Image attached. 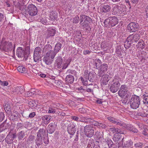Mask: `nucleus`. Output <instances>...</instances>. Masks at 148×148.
Wrapping results in <instances>:
<instances>
[{"mask_svg": "<svg viewBox=\"0 0 148 148\" xmlns=\"http://www.w3.org/2000/svg\"><path fill=\"white\" fill-rule=\"evenodd\" d=\"M108 119L113 123L120 126H122L126 128L127 129L134 133H137L138 130L137 129L133 127V126L129 125H126L124 123L119 119H117L113 117L110 116L108 117Z\"/></svg>", "mask_w": 148, "mask_h": 148, "instance_id": "obj_1", "label": "nucleus"}, {"mask_svg": "<svg viewBox=\"0 0 148 148\" xmlns=\"http://www.w3.org/2000/svg\"><path fill=\"white\" fill-rule=\"evenodd\" d=\"M43 53H46L45 56L53 59L57 53L52 50V47L50 44L46 45L44 47L42 51Z\"/></svg>", "mask_w": 148, "mask_h": 148, "instance_id": "obj_2", "label": "nucleus"}, {"mask_svg": "<svg viewBox=\"0 0 148 148\" xmlns=\"http://www.w3.org/2000/svg\"><path fill=\"white\" fill-rule=\"evenodd\" d=\"M120 81V79L119 77L115 76L114 77L110 87V91L112 92L115 93L119 89L121 85L119 82Z\"/></svg>", "mask_w": 148, "mask_h": 148, "instance_id": "obj_3", "label": "nucleus"}, {"mask_svg": "<svg viewBox=\"0 0 148 148\" xmlns=\"http://www.w3.org/2000/svg\"><path fill=\"white\" fill-rule=\"evenodd\" d=\"M140 103V97L136 95H133L130 101L131 108L136 109L138 108Z\"/></svg>", "mask_w": 148, "mask_h": 148, "instance_id": "obj_4", "label": "nucleus"}, {"mask_svg": "<svg viewBox=\"0 0 148 148\" xmlns=\"http://www.w3.org/2000/svg\"><path fill=\"white\" fill-rule=\"evenodd\" d=\"M118 93L119 96L121 97H124L125 96L128 98L130 97V92L127 90V87L125 85H121Z\"/></svg>", "mask_w": 148, "mask_h": 148, "instance_id": "obj_5", "label": "nucleus"}, {"mask_svg": "<svg viewBox=\"0 0 148 148\" xmlns=\"http://www.w3.org/2000/svg\"><path fill=\"white\" fill-rule=\"evenodd\" d=\"M0 47L3 50L6 52L12 51L14 48L11 42L4 40L1 42Z\"/></svg>", "mask_w": 148, "mask_h": 148, "instance_id": "obj_6", "label": "nucleus"}, {"mask_svg": "<svg viewBox=\"0 0 148 148\" xmlns=\"http://www.w3.org/2000/svg\"><path fill=\"white\" fill-rule=\"evenodd\" d=\"M28 13L31 16L36 15L38 12V9L34 5L31 4L28 5L27 7Z\"/></svg>", "mask_w": 148, "mask_h": 148, "instance_id": "obj_7", "label": "nucleus"}, {"mask_svg": "<svg viewBox=\"0 0 148 148\" xmlns=\"http://www.w3.org/2000/svg\"><path fill=\"white\" fill-rule=\"evenodd\" d=\"M41 49L39 47L36 48L34 54V61L36 62L39 61L41 58Z\"/></svg>", "mask_w": 148, "mask_h": 148, "instance_id": "obj_8", "label": "nucleus"}, {"mask_svg": "<svg viewBox=\"0 0 148 148\" xmlns=\"http://www.w3.org/2000/svg\"><path fill=\"white\" fill-rule=\"evenodd\" d=\"M85 134L89 137H91L94 134V130L90 125H87L84 127Z\"/></svg>", "mask_w": 148, "mask_h": 148, "instance_id": "obj_9", "label": "nucleus"}, {"mask_svg": "<svg viewBox=\"0 0 148 148\" xmlns=\"http://www.w3.org/2000/svg\"><path fill=\"white\" fill-rule=\"evenodd\" d=\"M139 27L138 24L134 22L130 23L127 25L128 29L130 32H135Z\"/></svg>", "mask_w": 148, "mask_h": 148, "instance_id": "obj_10", "label": "nucleus"}, {"mask_svg": "<svg viewBox=\"0 0 148 148\" xmlns=\"http://www.w3.org/2000/svg\"><path fill=\"white\" fill-rule=\"evenodd\" d=\"M113 14L114 15L117 14L119 10L122 12L126 11V8L125 6L122 5H116L113 8Z\"/></svg>", "mask_w": 148, "mask_h": 148, "instance_id": "obj_11", "label": "nucleus"}, {"mask_svg": "<svg viewBox=\"0 0 148 148\" xmlns=\"http://www.w3.org/2000/svg\"><path fill=\"white\" fill-rule=\"evenodd\" d=\"M140 38V34L136 33L133 34L129 36L127 40L128 42H136L139 40Z\"/></svg>", "mask_w": 148, "mask_h": 148, "instance_id": "obj_12", "label": "nucleus"}, {"mask_svg": "<svg viewBox=\"0 0 148 148\" xmlns=\"http://www.w3.org/2000/svg\"><path fill=\"white\" fill-rule=\"evenodd\" d=\"M95 66L94 67L97 69L99 67L98 74L100 77L102 76L104 74V73L106 71L107 67L106 65H95Z\"/></svg>", "mask_w": 148, "mask_h": 148, "instance_id": "obj_13", "label": "nucleus"}, {"mask_svg": "<svg viewBox=\"0 0 148 148\" xmlns=\"http://www.w3.org/2000/svg\"><path fill=\"white\" fill-rule=\"evenodd\" d=\"M76 129L75 125L73 123H71L68 125L67 130L70 134L73 135L76 131Z\"/></svg>", "mask_w": 148, "mask_h": 148, "instance_id": "obj_14", "label": "nucleus"}, {"mask_svg": "<svg viewBox=\"0 0 148 148\" xmlns=\"http://www.w3.org/2000/svg\"><path fill=\"white\" fill-rule=\"evenodd\" d=\"M94 75L92 73L89 72L88 70L85 71L84 77L86 79L87 78L90 82H92L94 81Z\"/></svg>", "mask_w": 148, "mask_h": 148, "instance_id": "obj_15", "label": "nucleus"}, {"mask_svg": "<svg viewBox=\"0 0 148 148\" xmlns=\"http://www.w3.org/2000/svg\"><path fill=\"white\" fill-rule=\"evenodd\" d=\"M91 21V19L89 17L85 15H82L80 17L79 23H90Z\"/></svg>", "mask_w": 148, "mask_h": 148, "instance_id": "obj_16", "label": "nucleus"}, {"mask_svg": "<svg viewBox=\"0 0 148 148\" xmlns=\"http://www.w3.org/2000/svg\"><path fill=\"white\" fill-rule=\"evenodd\" d=\"M109 18L110 19V25L112 27L116 26L118 23V19L115 16L109 17Z\"/></svg>", "mask_w": 148, "mask_h": 148, "instance_id": "obj_17", "label": "nucleus"}, {"mask_svg": "<svg viewBox=\"0 0 148 148\" xmlns=\"http://www.w3.org/2000/svg\"><path fill=\"white\" fill-rule=\"evenodd\" d=\"M16 54L19 58H23L25 57V51L23 48L19 47L17 48L16 51Z\"/></svg>", "mask_w": 148, "mask_h": 148, "instance_id": "obj_18", "label": "nucleus"}, {"mask_svg": "<svg viewBox=\"0 0 148 148\" xmlns=\"http://www.w3.org/2000/svg\"><path fill=\"white\" fill-rule=\"evenodd\" d=\"M102 76H103V77L101 79V82L102 84L106 85L110 79V77L108 75L106 74L105 75L104 74Z\"/></svg>", "mask_w": 148, "mask_h": 148, "instance_id": "obj_19", "label": "nucleus"}, {"mask_svg": "<svg viewBox=\"0 0 148 148\" xmlns=\"http://www.w3.org/2000/svg\"><path fill=\"white\" fill-rule=\"evenodd\" d=\"M101 12H102L106 13L109 12L110 9L111 7L109 5H103L100 8Z\"/></svg>", "mask_w": 148, "mask_h": 148, "instance_id": "obj_20", "label": "nucleus"}, {"mask_svg": "<svg viewBox=\"0 0 148 148\" xmlns=\"http://www.w3.org/2000/svg\"><path fill=\"white\" fill-rule=\"evenodd\" d=\"M14 92H16L18 94H21L24 92V89L22 87H17L12 89Z\"/></svg>", "mask_w": 148, "mask_h": 148, "instance_id": "obj_21", "label": "nucleus"}, {"mask_svg": "<svg viewBox=\"0 0 148 148\" xmlns=\"http://www.w3.org/2000/svg\"><path fill=\"white\" fill-rule=\"evenodd\" d=\"M65 80L66 83L72 84L74 80V77L71 75H67L66 77Z\"/></svg>", "mask_w": 148, "mask_h": 148, "instance_id": "obj_22", "label": "nucleus"}, {"mask_svg": "<svg viewBox=\"0 0 148 148\" xmlns=\"http://www.w3.org/2000/svg\"><path fill=\"white\" fill-rule=\"evenodd\" d=\"M109 130L110 131L114 133L124 134V132L123 131H121L120 129L118 128H115L114 127L110 128L109 129Z\"/></svg>", "mask_w": 148, "mask_h": 148, "instance_id": "obj_23", "label": "nucleus"}, {"mask_svg": "<svg viewBox=\"0 0 148 148\" xmlns=\"http://www.w3.org/2000/svg\"><path fill=\"white\" fill-rule=\"evenodd\" d=\"M58 18L57 13L56 12H52L50 14L49 19L52 21L56 20Z\"/></svg>", "mask_w": 148, "mask_h": 148, "instance_id": "obj_24", "label": "nucleus"}, {"mask_svg": "<svg viewBox=\"0 0 148 148\" xmlns=\"http://www.w3.org/2000/svg\"><path fill=\"white\" fill-rule=\"evenodd\" d=\"M53 59L45 56L43 58V61L45 62L46 64L49 65L52 63Z\"/></svg>", "mask_w": 148, "mask_h": 148, "instance_id": "obj_25", "label": "nucleus"}, {"mask_svg": "<svg viewBox=\"0 0 148 148\" xmlns=\"http://www.w3.org/2000/svg\"><path fill=\"white\" fill-rule=\"evenodd\" d=\"M137 48L138 49H142L144 47V43L142 40H140L136 45Z\"/></svg>", "mask_w": 148, "mask_h": 148, "instance_id": "obj_26", "label": "nucleus"}, {"mask_svg": "<svg viewBox=\"0 0 148 148\" xmlns=\"http://www.w3.org/2000/svg\"><path fill=\"white\" fill-rule=\"evenodd\" d=\"M42 119L45 123L48 124L51 119V116L48 115H45L42 117Z\"/></svg>", "mask_w": 148, "mask_h": 148, "instance_id": "obj_27", "label": "nucleus"}, {"mask_svg": "<svg viewBox=\"0 0 148 148\" xmlns=\"http://www.w3.org/2000/svg\"><path fill=\"white\" fill-rule=\"evenodd\" d=\"M62 46V45L60 42H58L56 45L53 50L57 53L60 49Z\"/></svg>", "mask_w": 148, "mask_h": 148, "instance_id": "obj_28", "label": "nucleus"}, {"mask_svg": "<svg viewBox=\"0 0 148 148\" xmlns=\"http://www.w3.org/2000/svg\"><path fill=\"white\" fill-rule=\"evenodd\" d=\"M93 124L98 127H100L102 128H105L106 127V125L104 124L97 121H95L94 122H93Z\"/></svg>", "mask_w": 148, "mask_h": 148, "instance_id": "obj_29", "label": "nucleus"}, {"mask_svg": "<svg viewBox=\"0 0 148 148\" xmlns=\"http://www.w3.org/2000/svg\"><path fill=\"white\" fill-rule=\"evenodd\" d=\"M45 130L42 129H40L37 133V137L39 138H42L44 136Z\"/></svg>", "mask_w": 148, "mask_h": 148, "instance_id": "obj_30", "label": "nucleus"}, {"mask_svg": "<svg viewBox=\"0 0 148 148\" xmlns=\"http://www.w3.org/2000/svg\"><path fill=\"white\" fill-rule=\"evenodd\" d=\"M56 33L55 30L53 29H49L47 34V37H49L50 36H54Z\"/></svg>", "mask_w": 148, "mask_h": 148, "instance_id": "obj_31", "label": "nucleus"}, {"mask_svg": "<svg viewBox=\"0 0 148 148\" xmlns=\"http://www.w3.org/2000/svg\"><path fill=\"white\" fill-rule=\"evenodd\" d=\"M48 130L49 132V133L51 134L53 133L55 130L53 124V123L50 124L48 125Z\"/></svg>", "mask_w": 148, "mask_h": 148, "instance_id": "obj_32", "label": "nucleus"}, {"mask_svg": "<svg viewBox=\"0 0 148 148\" xmlns=\"http://www.w3.org/2000/svg\"><path fill=\"white\" fill-rule=\"evenodd\" d=\"M133 142L130 140H128L125 143V147L131 148L133 145Z\"/></svg>", "mask_w": 148, "mask_h": 148, "instance_id": "obj_33", "label": "nucleus"}, {"mask_svg": "<svg viewBox=\"0 0 148 148\" xmlns=\"http://www.w3.org/2000/svg\"><path fill=\"white\" fill-rule=\"evenodd\" d=\"M36 143L38 146H39L42 145V138L37 137Z\"/></svg>", "mask_w": 148, "mask_h": 148, "instance_id": "obj_34", "label": "nucleus"}, {"mask_svg": "<svg viewBox=\"0 0 148 148\" xmlns=\"http://www.w3.org/2000/svg\"><path fill=\"white\" fill-rule=\"evenodd\" d=\"M62 60L61 57H58L56 60V63L57 65H61L62 63Z\"/></svg>", "mask_w": 148, "mask_h": 148, "instance_id": "obj_35", "label": "nucleus"}, {"mask_svg": "<svg viewBox=\"0 0 148 148\" xmlns=\"http://www.w3.org/2000/svg\"><path fill=\"white\" fill-rule=\"evenodd\" d=\"M17 70L19 72L22 73L25 71V69L23 65H21L17 67Z\"/></svg>", "mask_w": 148, "mask_h": 148, "instance_id": "obj_36", "label": "nucleus"}, {"mask_svg": "<svg viewBox=\"0 0 148 148\" xmlns=\"http://www.w3.org/2000/svg\"><path fill=\"white\" fill-rule=\"evenodd\" d=\"M56 110L54 108L52 107H50L48 108V110L47 113L48 114H54L56 113Z\"/></svg>", "mask_w": 148, "mask_h": 148, "instance_id": "obj_37", "label": "nucleus"}, {"mask_svg": "<svg viewBox=\"0 0 148 148\" xmlns=\"http://www.w3.org/2000/svg\"><path fill=\"white\" fill-rule=\"evenodd\" d=\"M136 115L143 117H148V114L143 112H138L137 113Z\"/></svg>", "mask_w": 148, "mask_h": 148, "instance_id": "obj_38", "label": "nucleus"}, {"mask_svg": "<svg viewBox=\"0 0 148 148\" xmlns=\"http://www.w3.org/2000/svg\"><path fill=\"white\" fill-rule=\"evenodd\" d=\"M92 86V84H90L87 85V86H86L87 88L86 89V91L88 92H91L92 93H93V89L89 87V86Z\"/></svg>", "mask_w": 148, "mask_h": 148, "instance_id": "obj_39", "label": "nucleus"}, {"mask_svg": "<svg viewBox=\"0 0 148 148\" xmlns=\"http://www.w3.org/2000/svg\"><path fill=\"white\" fill-rule=\"evenodd\" d=\"M109 21L110 19L109 18L104 21V24L105 27H108L110 25V21Z\"/></svg>", "mask_w": 148, "mask_h": 148, "instance_id": "obj_40", "label": "nucleus"}, {"mask_svg": "<svg viewBox=\"0 0 148 148\" xmlns=\"http://www.w3.org/2000/svg\"><path fill=\"white\" fill-rule=\"evenodd\" d=\"M25 134L23 132L21 131L18 134V137L19 139H21L24 136Z\"/></svg>", "mask_w": 148, "mask_h": 148, "instance_id": "obj_41", "label": "nucleus"}, {"mask_svg": "<svg viewBox=\"0 0 148 148\" xmlns=\"http://www.w3.org/2000/svg\"><path fill=\"white\" fill-rule=\"evenodd\" d=\"M38 20L39 21H40L44 25H45L47 22L46 19L45 18H40L39 19H38Z\"/></svg>", "mask_w": 148, "mask_h": 148, "instance_id": "obj_42", "label": "nucleus"}, {"mask_svg": "<svg viewBox=\"0 0 148 148\" xmlns=\"http://www.w3.org/2000/svg\"><path fill=\"white\" fill-rule=\"evenodd\" d=\"M8 82L6 81H2L0 80V85L2 86H6L8 85Z\"/></svg>", "mask_w": 148, "mask_h": 148, "instance_id": "obj_43", "label": "nucleus"}, {"mask_svg": "<svg viewBox=\"0 0 148 148\" xmlns=\"http://www.w3.org/2000/svg\"><path fill=\"white\" fill-rule=\"evenodd\" d=\"M143 144L142 143H138L135 144V147L136 148H141L143 147Z\"/></svg>", "mask_w": 148, "mask_h": 148, "instance_id": "obj_44", "label": "nucleus"}, {"mask_svg": "<svg viewBox=\"0 0 148 148\" xmlns=\"http://www.w3.org/2000/svg\"><path fill=\"white\" fill-rule=\"evenodd\" d=\"M79 23L83 28H85L86 27H89V23Z\"/></svg>", "mask_w": 148, "mask_h": 148, "instance_id": "obj_45", "label": "nucleus"}, {"mask_svg": "<svg viewBox=\"0 0 148 148\" xmlns=\"http://www.w3.org/2000/svg\"><path fill=\"white\" fill-rule=\"evenodd\" d=\"M86 117L81 116L80 117L79 119V121L85 123Z\"/></svg>", "mask_w": 148, "mask_h": 148, "instance_id": "obj_46", "label": "nucleus"}, {"mask_svg": "<svg viewBox=\"0 0 148 148\" xmlns=\"http://www.w3.org/2000/svg\"><path fill=\"white\" fill-rule=\"evenodd\" d=\"M94 120L90 118H88V117H86L85 123H88L92 122V123H93V122H94Z\"/></svg>", "mask_w": 148, "mask_h": 148, "instance_id": "obj_47", "label": "nucleus"}, {"mask_svg": "<svg viewBox=\"0 0 148 148\" xmlns=\"http://www.w3.org/2000/svg\"><path fill=\"white\" fill-rule=\"evenodd\" d=\"M79 17L77 16L73 18V22L75 23H77L79 22Z\"/></svg>", "mask_w": 148, "mask_h": 148, "instance_id": "obj_48", "label": "nucleus"}, {"mask_svg": "<svg viewBox=\"0 0 148 148\" xmlns=\"http://www.w3.org/2000/svg\"><path fill=\"white\" fill-rule=\"evenodd\" d=\"M143 99L144 103L146 104H148V96L146 97H143Z\"/></svg>", "mask_w": 148, "mask_h": 148, "instance_id": "obj_49", "label": "nucleus"}, {"mask_svg": "<svg viewBox=\"0 0 148 148\" xmlns=\"http://www.w3.org/2000/svg\"><path fill=\"white\" fill-rule=\"evenodd\" d=\"M78 111L81 113H84L86 112V110L84 108H81L78 109Z\"/></svg>", "mask_w": 148, "mask_h": 148, "instance_id": "obj_50", "label": "nucleus"}, {"mask_svg": "<svg viewBox=\"0 0 148 148\" xmlns=\"http://www.w3.org/2000/svg\"><path fill=\"white\" fill-rule=\"evenodd\" d=\"M80 79L81 81H82V82L83 83L84 85H87V82L86 81H85L84 80V79L83 77H81L80 78Z\"/></svg>", "mask_w": 148, "mask_h": 148, "instance_id": "obj_51", "label": "nucleus"}, {"mask_svg": "<svg viewBox=\"0 0 148 148\" xmlns=\"http://www.w3.org/2000/svg\"><path fill=\"white\" fill-rule=\"evenodd\" d=\"M34 139V136L32 135L30 136L28 138V140L30 141H33Z\"/></svg>", "mask_w": 148, "mask_h": 148, "instance_id": "obj_52", "label": "nucleus"}, {"mask_svg": "<svg viewBox=\"0 0 148 148\" xmlns=\"http://www.w3.org/2000/svg\"><path fill=\"white\" fill-rule=\"evenodd\" d=\"M44 143L46 144H48L49 142V140L47 137L46 136V137H44Z\"/></svg>", "mask_w": 148, "mask_h": 148, "instance_id": "obj_53", "label": "nucleus"}, {"mask_svg": "<svg viewBox=\"0 0 148 148\" xmlns=\"http://www.w3.org/2000/svg\"><path fill=\"white\" fill-rule=\"evenodd\" d=\"M31 94L29 91L25 93L24 96L25 97H29L32 96Z\"/></svg>", "mask_w": 148, "mask_h": 148, "instance_id": "obj_54", "label": "nucleus"}, {"mask_svg": "<svg viewBox=\"0 0 148 148\" xmlns=\"http://www.w3.org/2000/svg\"><path fill=\"white\" fill-rule=\"evenodd\" d=\"M95 63L96 65L100 64L101 63V60L99 59H95Z\"/></svg>", "mask_w": 148, "mask_h": 148, "instance_id": "obj_55", "label": "nucleus"}, {"mask_svg": "<svg viewBox=\"0 0 148 148\" xmlns=\"http://www.w3.org/2000/svg\"><path fill=\"white\" fill-rule=\"evenodd\" d=\"M72 119L77 121H79V118L76 116H72Z\"/></svg>", "mask_w": 148, "mask_h": 148, "instance_id": "obj_56", "label": "nucleus"}, {"mask_svg": "<svg viewBox=\"0 0 148 148\" xmlns=\"http://www.w3.org/2000/svg\"><path fill=\"white\" fill-rule=\"evenodd\" d=\"M90 51L88 50H84L83 51V54L84 55H86L87 54H89L90 53Z\"/></svg>", "mask_w": 148, "mask_h": 148, "instance_id": "obj_57", "label": "nucleus"}, {"mask_svg": "<svg viewBox=\"0 0 148 148\" xmlns=\"http://www.w3.org/2000/svg\"><path fill=\"white\" fill-rule=\"evenodd\" d=\"M35 115V112H33L32 113H31L30 114L29 117L30 118H32Z\"/></svg>", "mask_w": 148, "mask_h": 148, "instance_id": "obj_58", "label": "nucleus"}, {"mask_svg": "<svg viewBox=\"0 0 148 148\" xmlns=\"http://www.w3.org/2000/svg\"><path fill=\"white\" fill-rule=\"evenodd\" d=\"M71 58H69L67 59L66 60V64L69 65L71 62Z\"/></svg>", "mask_w": 148, "mask_h": 148, "instance_id": "obj_59", "label": "nucleus"}, {"mask_svg": "<svg viewBox=\"0 0 148 148\" xmlns=\"http://www.w3.org/2000/svg\"><path fill=\"white\" fill-rule=\"evenodd\" d=\"M36 90L35 89L32 88V89H31L29 91L30 92L31 94H32H32H34V92H36Z\"/></svg>", "mask_w": 148, "mask_h": 148, "instance_id": "obj_60", "label": "nucleus"}, {"mask_svg": "<svg viewBox=\"0 0 148 148\" xmlns=\"http://www.w3.org/2000/svg\"><path fill=\"white\" fill-rule=\"evenodd\" d=\"M131 1L133 3L136 4L138 1V0H131Z\"/></svg>", "mask_w": 148, "mask_h": 148, "instance_id": "obj_61", "label": "nucleus"}, {"mask_svg": "<svg viewBox=\"0 0 148 148\" xmlns=\"http://www.w3.org/2000/svg\"><path fill=\"white\" fill-rule=\"evenodd\" d=\"M148 97V91H147L145 92V94H144L142 96V97Z\"/></svg>", "mask_w": 148, "mask_h": 148, "instance_id": "obj_62", "label": "nucleus"}, {"mask_svg": "<svg viewBox=\"0 0 148 148\" xmlns=\"http://www.w3.org/2000/svg\"><path fill=\"white\" fill-rule=\"evenodd\" d=\"M96 102L99 104H101L102 103V102L100 100H97L96 101Z\"/></svg>", "mask_w": 148, "mask_h": 148, "instance_id": "obj_63", "label": "nucleus"}, {"mask_svg": "<svg viewBox=\"0 0 148 148\" xmlns=\"http://www.w3.org/2000/svg\"><path fill=\"white\" fill-rule=\"evenodd\" d=\"M41 77L44 78L46 77V75L44 74H41L40 75Z\"/></svg>", "mask_w": 148, "mask_h": 148, "instance_id": "obj_64", "label": "nucleus"}]
</instances>
